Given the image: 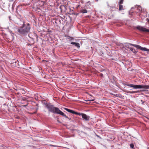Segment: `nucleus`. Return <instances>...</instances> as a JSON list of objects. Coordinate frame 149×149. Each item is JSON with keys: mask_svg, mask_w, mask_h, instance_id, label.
<instances>
[{"mask_svg": "<svg viewBox=\"0 0 149 149\" xmlns=\"http://www.w3.org/2000/svg\"><path fill=\"white\" fill-rule=\"evenodd\" d=\"M100 76L101 77H102L103 76V74H102L101 73L100 74Z\"/></svg>", "mask_w": 149, "mask_h": 149, "instance_id": "nucleus-19", "label": "nucleus"}, {"mask_svg": "<svg viewBox=\"0 0 149 149\" xmlns=\"http://www.w3.org/2000/svg\"><path fill=\"white\" fill-rule=\"evenodd\" d=\"M130 49L133 53H135L136 52L135 49L132 47Z\"/></svg>", "mask_w": 149, "mask_h": 149, "instance_id": "nucleus-11", "label": "nucleus"}, {"mask_svg": "<svg viewBox=\"0 0 149 149\" xmlns=\"http://www.w3.org/2000/svg\"><path fill=\"white\" fill-rule=\"evenodd\" d=\"M82 113H78V112H76L75 111H74V114H76V115H79V116H80V115H81L82 116Z\"/></svg>", "mask_w": 149, "mask_h": 149, "instance_id": "nucleus-14", "label": "nucleus"}, {"mask_svg": "<svg viewBox=\"0 0 149 149\" xmlns=\"http://www.w3.org/2000/svg\"><path fill=\"white\" fill-rule=\"evenodd\" d=\"M82 117L86 121H88L90 117L89 116H87L85 114L82 113Z\"/></svg>", "mask_w": 149, "mask_h": 149, "instance_id": "nucleus-6", "label": "nucleus"}, {"mask_svg": "<svg viewBox=\"0 0 149 149\" xmlns=\"http://www.w3.org/2000/svg\"><path fill=\"white\" fill-rule=\"evenodd\" d=\"M123 0H120V2L119 3V5L120 4L123 3Z\"/></svg>", "mask_w": 149, "mask_h": 149, "instance_id": "nucleus-16", "label": "nucleus"}, {"mask_svg": "<svg viewBox=\"0 0 149 149\" xmlns=\"http://www.w3.org/2000/svg\"><path fill=\"white\" fill-rule=\"evenodd\" d=\"M71 44L72 45H74L75 46L77 47H80L79 44L78 42H72Z\"/></svg>", "mask_w": 149, "mask_h": 149, "instance_id": "nucleus-7", "label": "nucleus"}, {"mask_svg": "<svg viewBox=\"0 0 149 149\" xmlns=\"http://www.w3.org/2000/svg\"><path fill=\"white\" fill-rule=\"evenodd\" d=\"M148 19V23L149 24V19Z\"/></svg>", "mask_w": 149, "mask_h": 149, "instance_id": "nucleus-22", "label": "nucleus"}, {"mask_svg": "<svg viewBox=\"0 0 149 149\" xmlns=\"http://www.w3.org/2000/svg\"><path fill=\"white\" fill-rule=\"evenodd\" d=\"M65 36L67 37V38L68 39H70L71 40H73L74 39L73 37H70V36Z\"/></svg>", "mask_w": 149, "mask_h": 149, "instance_id": "nucleus-15", "label": "nucleus"}, {"mask_svg": "<svg viewBox=\"0 0 149 149\" xmlns=\"http://www.w3.org/2000/svg\"><path fill=\"white\" fill-rule=\"evenodd\" d=\"M141 101L142 102V104H143L144 103V102H143V101L142 100H141Z\"/></svg>", "mask_w": 149, "mask_h": 149, "instance_id": "nucleus-20", "label": "nucleus"}, {"mask_svg": "<svg viewBox=\"0 0 149 149\" xmlns=\"http://www.w3.org/2000/svg\"><path fill=\"white\" fill-rule=\"evenodd\" d=\"M124 85L125 86H129L131 87L134 89H138V88H145L148 89L149 88V85H134L132 84H124Z\"/></svg>", "mask_w": 149, "mask_h": 149, "instance_id": "nucleus-3", "label": "nucleus"}, {"mask_svg": "<svg viewBox=\"0 0 149 149\" xmlns=\"http://www.w3.org/2000/svg\"><path fill=\"white\" fill-rule=\"evenodd\" d=\"M136 29L140 31L143 32H149V30L141 26L136 27Z\"/></svg>", "mask_w": 149, "mask_h": 149, "instance_id": "nucleus-5", "label": "nucleus"}, {"mask_svg": "<svg viewBox=\"0 0 149 149\" xmlns=\"http://www.w3.org/2000/svg\"><path fill=\"white\" fill-rule=\"evenodd\" d=\"M119 5V10H123L124 9H123V6H122L120 4Z\"/></svg>", "mask_w": 149, "mask_h": 149, "instance_id": "nucleus-12", "label": "nucleus"}, {"mask_svg": "<svg viewBox=\"0 0 149 149\" xmlns=\"http://www.w3.org/2000/svg\"><path fill=\"white\" fill-rule=\"evenodd\" d=\"M138 8H141V7L140 6H139ZM141 11H142V9H141Z\"/></svg>", "mask_w": 149, "mask_h": 149, "instance_id": "nucleus-21", "label": "nucleus"}, {"mask_svg": "<svg viewBox=\"0 0 149 149\" xmlns=\"http://www.w3.org/2000/svg\"><path fill=\"white\" fill-rule=\"evenodd\" d=\"M21 92L23 94H25L26 93V91L24 88H21Z\"/></svg>", "mask_w": 149, "mask_h": 149, "instance_id": "nucleus-13", "label": "nucleus"}, {"mask_svg": "<svg viewBox=\"0 0 149 149\" xmlns=\"http://www.w3.org/2000/svg\"><path fill=\"white\" fill-rule=\"evenodd\" d=\"M80 12L82 13H87V10L86 9H82L81 10Z\"/></svg>", "mask_w": 149, "mask_h": 149, "instance_id": "nucleus-10", "label": "nucleus"}, {"mask_svg": "<svg viewBox=\"0 0 149 149\" xmlns=\"http://www.w3.org/2000/svg\"><path fill=\"white\" fill-rule=\"evenodd\" d=\"M4 4H5V3H4L3 4L4 5Z\"/></svg>", "mask_w": 149, "mask_h": 149, "instance_id": "nucleus-24", "label": "nucleus"}, {"mask_svg": "<svg viewBox=\"0 0 149 149\" xmlns=\"http://www.w3.org/2000/svg\"><path fill=\"white\" fill-rule=\"evenodd\" d=\"M131 46H133L136 48L137 49H140L142 51L149 52V49H147L145 47H142L138 45L129 43H127L125 45V47H126L129 49H130L132 47H131Z\"/></svg>", "mask_w": 149, "mask_h": 149, "instance_id": "nucleus-4", "label": "nucleus"}, {"mask_svg": "<svg viewBox=\"0 0 149 149\" xmlns=\"http://www.w3.org/2000/svg\"><path fill=\"white\" fill-rule=\"evenodd\" d=\"M31 29L29 23L25 24L24 22L22 26L18 28L17 31L19 34L25 36L30 32Z\"/></svg>", "mask_w": 149, "mask_h": 149, "instance_id": "nucleus-2", "label": "nucleus"}, {"mask_svg": "<svg viewBox=\"0 0 149 149\" xmlns=\"http://www.w3.org/2000/svg\"><path fill=\"white\" fill-rule=\"evenodd\" d=\"M45 104V106L48 109L49 111L54 113L60 114L66 118H68V117L58 107H54L53 105L51 104L50 103H46Z\"/></svg>", "mask_w": 149, "mask_h": 149, "instance_id": "nucleus-1", "label": "nucleus"}, {"mask_svg": "<svg viewBox=\"0 0 149 149\" xmlns=\"http://www.w3.org/2000/svg\"><path fill=\"white\" fill-rule=\"evenodd\" d=\"M130 147L132 148H133L134 147V145L132 143L131 144H130Z\"/></svg>", "mask_w": 149, "mask_h": 149, "instance_id": "nucleus-17", "label": "nucleus"}, {"mask_svg": "<svg viewBox=\"0 0 149 149\" xmlns=\"http://www.w3.org/2000/svg\"><path fill=\"white\" fill-rule=\"evenodd\" d=\"M64 109L66 110V111H68V112H70V113H71L72 114H74V111L72 110H70V109H68L67 108H64Z\"/></svg>", "mask_w": 149, "mask_h": 149, "instance_id": "nucleus-9", "label": "nucleus"}, {"mask_svg": "<svg viewBox=\"0 0 149 149\" xmlns=\"http://www.w3.org/2000/svg\"><path fill=\"white\" fill-rule=\"evenodd\" d=\"M126 92L129 93H131V94H133V93H137L139 92V91H126Z\"/></svg>", "mask_w": 149, "mask_h": 149, "instance_id": "nucleus-8", "label": "nucleus"}, {"mask_svg": "<svg viewBox=\"0 0 149 149\" xmlns=\"http://www.w3.org/2000/svg\"><path fill=\"white\" fill-rule=\"evenodd\" d=\"M68 118H69L68 117ZM67 118L68 119V118ZM68 119H69L70 120H71V118H68Z\"/></svg>", "mask_w": 149, "mask_h": 149, "instance_id": "nucleus-23", "label": "nucleus"}, {"mask_svg": "<svg viewBox=\"0 0 149 149\" xmlns=\"http://www.w3.org/2000/svg\"><path fill=\"white\" fill-rule=\"evenodd\" d=\"M28 36L30 38H32V37L31 36V33H29L28 34Z\"/></svg>", "mask_w": 149, "mask_h": 149, "instance_id": "nucleus-18", "label": "nucleus"}]
</instances>
